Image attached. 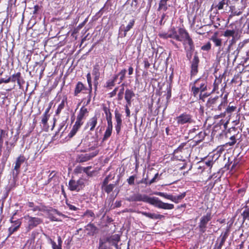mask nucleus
I'll use <instances>...</instances> for the list:
<instances>
[{"mask_svg":"<svg viewBox=\"0 0 249 249\" xmlns=\"http://www.w3.org/2000/svg\"><path fill=\"white\" fill-rule=\"evenodd\" d=\"M24 218L26 220L27 228L28 231L36 227L42 222V220L41 218L36 217H32L29 215H25Z\"/></svg>","mask_w":249,"mask_h":249,"instance_id":"obj_5","label":"nucleus"},{"mask_svg":"<svg viewBox=\"0 0 249 249\" xmlns=\"http://www.w3.org/2000/svg\"><path fill=\"white\" fill-rule=\"evenodd\" d=\"M112 128H108V127L107 128V129H106V130L105 132L104 135L103 140H107L111 136V134L112 133Z\"/></svg>","mask_w":249,"mask_h":249,"instance_id":"obj_36","label":"nucleus"},{"mask_svg":"<svg viewBox=\"0 0 249 249\" xmlns=\"http://www.w3.org/2000/svg\"><path fill=\"white\" fill-rule=\"evenodd\" d=\"M248 0H241V2L242 5L241 7V8H240V9L241 10H243V9H244L246 7L247 1Z\"/></svg>","mask_w":249,"mask_h":249,"instance_id":"obj_55","label":"nucleus"},{"mask_svg":"<svg viewBox=\"0 0 249 249\" xmlns=\"http://www.w3.org/2000/svg\"><path fill=\"white\" fill-rule=\"evenodd\" d=\"M236 107L234 106H229L226 108V112L228 114H231L232 112L234 111L236 109Z\"/></svg>","mask_w":249,"mask_h":249,"instance_id":"obj_47","label":"nucleus"},{"mask_svg":"<svg viewBox=\"0 0 249 249\" xmlns=\"http://www.w3.org/2000/svg\"><path fill=\"white\" fill-rule=\"evenodd\" d=\"M84 216L88 218H90L91 221L95 218V214L91 210H87L84 213Z\"/></svg>","mask_w":249,"mask_h":249,"instance_id":"obj_31","label":"nucleus"},{"mask_svg":"<svg viewBox=\"0 0 249 249\" xmlns=\"http://www.w3.org/2000/svg\"><path fill=\"white\" fill-rule=\"evenodd\" d=\"M185 196V192H184L177 196H173L172 201L176 203H178L180 200L182 199Z\"/></svg>","mask_w":249,"mask_h":249,"instance_id":"obj_28","label":"nucleus"},{"mask_svg":"<svg viewBox=\"0 0 249 249\" xmlns=\"http://www.w3.org/2000/svg\"><path fill=\"white\" fill-rule=\"evenodd\" d=\"M118 89V87L115 88V89L109 93L110 97H112L116 94Z\"/></svg>","mask_w":249,"mask_h":249,"instance_id":"obj_61","label":"nucleus"},{"mask_svg":"<svg viewBox=\"0 0 249 249\" xmlns=\"http://www.w3.org/2000/svg\"><path fill=\"white\" fill-rule=\"evenodd\" d=\"M224 5H228V0H220L216 6V8L218 10H221L224 8Z\"/></svg>","mask_w":249,"mask_h":249,"instance_id":"obj_33","label":"nucleus"},{"mask_svg":"<svg viewBox=\"0 0 249 249\" xmlns=\"http://www.w3.org/2000/svg\"><path fill=\"white\" fill-rule=\"evenodd\" d=\"M85 229L88 231V234L93 235L95 233L97 228L93 224L89 223L85 227Z\"/></svg>","mask_w":249,"mask_h":249,"instance_id":"obj_21","label":"nucleus"},{"mask_svg":"<svg viewBox=\"0 0 249 249\" xmlns=\"http://www.w3.org/2000/svg\"><path fill=\"white\" fill-rule=\"evenodd\" d=\"M88 113V110L86 108L82 107L80 108L79 114L77 115V119L82 121L84 119L85 115Z\"/></svg>","mask_w":249,"mask_h":249,"instance_id":"obj_26","label":"nucleus"},{"mask_svg":"<svg viewBox=\"0 0 249 249\" xmlns=\"http://www.w3.org/2000/svg\"><path fill=\"white\" fill-rule=\"evenodd\" d=\"M235 34L234 30H227L225 31L224 36L226 37L233 36Z\"/></svg>","mask_w":249,"mask_h":249,"instance_id":"obj_42","label":"nucleus"},{"mask_svg":"<svg viewBox=\"0 0 249 249\" xmlns=\"http://www.w3.org/2000/svg\"><path fill=\"white\" fill-rule=\"evenodd\" d=\"M7 135V133H6L5 131L2 129H0V137L3 138Z\"/></svg>","mask_w":249,"mask_h":249,"instance_id":"obj_62","label":"nucleus"},{"mask_svg":"<svg viewBox=\"0 0 249 249\" xmlns=\"http://www.w3.org/2000/svg\"><path fill=\"white\" fill-rule=\"evenodd\" d=\"M142 215L153 219H161L164 216L161 214H156L155 213H149L147 212H142Z\"/></svg>","mask_w":249,"mask_h":249,"instance_id":"obj_16","label":"nucleus"},{"mask_svg":"<svg viewBox=\"0 0 249 249\" xmlns=\"http://www.w3.org/2000/svg\"><path fill=\"white\" fill-rule=\"evenodd\" d=\"M207 89V82L205 79H197L194 82L191 88L193 95L196 97L199 92H204Z\"/></svg>","mask_w":249,"mask_h":249,"instance_id":"obj_3","label":"nucleus"},{"mask_svg":"<svg viewBox=\"0 0 249 249\" xmlns=\"http://www.w3.org/2000/svg\"><path fill=\"white\" fill-rule=\"evenodd\" d=\"M84 181L83 179H79L77 181L71 179L69 183V188L71 191H79L84 186Z\"/></svg>","mask_w":249,"mask_h":249,"instance_id":"obj_9","label":"nucleus"},{"mask_svg":"<svg viewBox=\"0 0 249 249\" xmlns=\"http://www.w3.org/2000/svg\"><path fill=\"white\" fill-rule=\"evenodd\" d=\"M236 140L235 136H232L230 138V142L226 143L223 146H232L236 143Z\"/></svg>","mask_w":249,"mask_h":249,"instance_id":"obj_38","label":"nucleus"},{"mask_svg":"<svg viewBox=\"0 0 249 249\" xmlns=\"http://www.w3.org/2000/svg\"><path fill=\"white\" fill-rule=\"evenodd\" d=\"M176 120L178 124L182 125L187 123L191 124L194 122L192 116L186 113H183L177 117Z\"/></svg>","mask_w":249,"mask_h":249,"instance_id":"obj_10","label":"nucleus"},{"mask_svg":"<svg viewBox=\"0 0 249 249\" xmlns=\"http://www.w3.org/2000/svg\"><path fill=\"white\" fill-rule=\"evenodd\" d=\"M49 117V115H43V117H42V118L41 120V122L43 124H44V125L46 124Z\"/></svg>","mask_w":249,"mask_h":249,"instance_id":"obj_54","label":"nucleus"},{"mask_svg":"<svg viewBox=\"0 0 249 249\" xmlns=\"http://www.w3.org/2000/svg\"><path fill=\"white\" fill-rule=\"evenodd\" d=\"M87 81L89 84V88L90 89V92L91 91L92 89V84H91V78L90 73L89 72L87 75Z\"/></svg>","mask_w":249,"mask_h":249,"instance_id":"obj_44","label":"nucleus"},{"mask_svg":"<svg viewBox=\"0 0 249 249\" xmlns=\"http://www.w3.org/2000/svg\"><path fill=\"white\" fill-rule=\"evenodd\" d=\"M211 47V45L210 42H208L207 44H206L204 45H203L201 47V50L203 51H208L210 50Z\"/></svg>","mask_w":249,"mask_h":249,"instance_id":"obj_48","label":"nucleus"},{"mask_svg":"<svg viewBox=\"0 0 249 249\" xmlns=\"http://www.w3.org/2000/svg\"><path fill=\"white\" fill-rule=\"evenodd\" d=\"M137 0H132L131 6L132 7L131 11H135L137 8Z\"/></svg>","mask_w":249,"mask_h":249,"instance_id":"obj_45","label":"nucleus"},{"mask_svg":"<svg viewBox=\"0 0 249 249\" xmlns=\"http://www.w3.org/2000/svg\"><path fill=\"white\" fill-rule=\"evenodd\" d=\"M115 119L116 122L115 126V130L117 134L118 135L120 134L122 126V114L117 110L115 111Z\"/></svg>","mask_w":249,"mask_h":249,"instance_id":"obj_11","label":"nucleus"},{"mask_svg":"<svg viewBox=\"0 0 249 249\" xmlns=\"http://www.w3.org/2000/svg\"><path fill=\"white\" fill-rule=\"evenodd\" d=\"M155 194H156V195L159 196H160L164 197L166 199H169L172 201L173 196L171 195H169L166 193H163V192H157V193H155Z\"/></svg>","mask_w":249,"mask_h":249,"instance_id":"obj_34","label":"nucleus"},{"mask_svg":"<svg viewBox=\"0 0 249 249\" xmlns=\"http://www.w3.org/2000/svg\"><path fill=\"white\" fill-rule=\"evenodd\" d=\"M205 136V132L201 131L196 136L195 138L197 139L198 142H201L204 139Z\"/></svg>","mask_w":249,"mask_h":249,"instance_id":"obj_37","label":"nucleus"},{"mask_svg":"<svg viewBox=\"0 0 249 249\" xmlns=\"http://www.w3.org/2000/svg\"><path fill=\"white\" fill-rule=\"evenodd\" d=\"M178 33L181 36L180 38L181 40H178V41L183 42L184 49H185V47L191 49L195 47L192 39L185 29L179 28L178 30Z\"/></svg>","mask_w":249,"mask_h":249,"instance_id":"obj_4","label":"nucleus"},{"mask_svg":"<svg viewBox=\"0 0 249 249\" xmlns=\"http://www.w3.org/2000/svg\"><path fill=\"white\" fill-rule=\"evenodd\" d=\"M221 50L220 48L219 49V51L217 53V56H219V59H220L222 57H225L226 56V54H227V53L226 52V51H222V53H221Z\"/></svg>","mask_w":249,"mask_h":249,"instance_id":"obj_50","label":"nucleus"},{"mask_svg":"<svg viewBox=\"0 0 249 249\" xmlns=\"http://www.w3.org/2000/svg\"><path fill=\"white\" fill-rule=\"evenodd\" d=\"M128 32L125 31V29L123 28V26H121L119 29V35L121 37H124L126 36Z\"/></svg>","mask_w":249,"mask_h":249,"instance_id":"obj_43","label":"nucleus"},{"mask_svg":"<svg viewBox=\"0 0 249 249\" xmlns=\"http://www.w3.org/2000/svg\"><path fill=\"white\" fill-rule=\"evenodd\" d=\"M159 36L160 37L164 39H167L168 38H169L168 36V34L167 33H160L159 34Z\"/></svg>","mask_w":249,"mask_h":249,"instance_id":"obj_57","label":"nucleus"},{"mask_svg":"<svg viewBox=\"0 0 249 249\" xmlns=\"http://www.w3.org/2000/svg\"><path fill=\"white\" fill-rule=\"evenodd\" d=\"M20 76L21 73L19 72L16 74H14L12 76L8 77L9 81V82H15L17 81L18 86L20 87H21V84L20 83Z\"/></svg>","mask_w":249,"mask_h":249,"instance_id":"obj_17","label":"nucleus"},{"mask_svg":"<svg viewBox=\"0 0 249 249\" xmlns=\"http://www.w3.org/2000/svg\"><path fill=\"white\" fill-rule=\"evenodd\" d=\"M107 127L108 128H112V118L107 119Z\"/></svg>","mask_w":249,"mask_h":249,"instance_id":"obj_63","label":"nucleus"},{"mask_svg":"<svg viewBox=\"0 0 249 249\" xmlns=\"http://www.w3.org/2000/svg\"><path fill=\"white\" fill-rule=\"evenodd\" d=\"M64 106H65V101L64 100H63L61 101V103L59 105V106L57 107V109L56 111V114H59L60 113V112L61 111V110L64 108Z\"/></svg>","mask_w":249,"mask_h":249,"instance_id":"obj_40","label":"nucleus"},{"mask_svg":"<svg viewBox=\"0 0 249 249\" xmlns=\"http://www.w3.org/2000/svg\"><path fill=\"white\" fill-rule=\"evenodd\" d=\"M15 222V223L13 224V225L8 229L10 235L13 234L14 232L16 231L19 228L21 224V222L19 219L16 220Z\"/></svg>","mask_w":249,"mask_h":249,"instance_id":"obj_15","label":"nucleus"},{"mask_svg":"<svg viewBox=\"0 0 249 249\" xmlns=\"http://www.w3.org/2000/svg\"><path fill=\"white\" fill-rule=\"evenodd\" d=\"M244 44L242 42H240L236 49V51H238V52L239 53L240 50L242 49V48L244 47Z\"/></svg>","mask_w":249,"mask_h":249,"instance_id":"obj_64","label":"nucleus"},{"mask_svg":"<svg viewBox=\"0 0 249 249\" xmlns=\"http://www.w3.org/2000/svg\"><path fill=\"white\" fill-rule=\"evenodd\" d=\"M26 160L25 157L23 155H20L16 160L14 170L16 171V175L18 174L20 166Z\"/></svg>","mask_w":249,"mask_h":249,"instance_id":"obj_14","label":"nucleus"},{"mask_svg":"<svg viewBox=\"0 0 249 249\" xmlns=\"http://www.w3.org/2000/svg\"><path fill=\"white\" fill-rule=\"evenodd\" d=\"M221 98L218 96L214 97H210L206 103V106L208 107H212V109H216V107L218 104L220 103Z\"/></svg>","mask_w":249,"mask_h":249,"instance_id":"obj_12","label":"nucleus"},{"mask_svg":"<svg viewBox=\"0 0 249 249\" xmlns=\"http://www.w3.org/2000/svg\"><path fill=\"white\" fill-rule=\"evenodd\" d=\"M98 249H109L106 245V242L103 241V240L100 239L99 240V245Z\"/></svg>","mask_w":249,"mask_h":249,"instance_id":"obj_41","label":"nucleus"},{"mask_svg":"<svg viewBox=\"0 0 249 249\" xmlns=\"http://www.w3.org/2000/svg\"><path fill=\"white\" fill-rule=\"evenodd\" d=\"M115 184H109L106 185L105 187L102 188V189H103L107 194H109L111 191H112L113 189L115 187Z\"/></svg>","mask_w":249,"mask_h":249,"instance_id":"obj_32","label":"nucleus"},{"mask_svg":"<svg viewBox=\"0 0 249 249\" xmlns=\"http://www.w3.org/2000/svg\"><path fill=\"white\" fill-rule=\"evenodd\" d=\"M135 178L136 177L135 176H131L127 179V181L129 185H133Z\"/></svg>","mask_w":249,"mask_h":249,"instance_id":"obj_46","label":"nucleus"},{"mask_svg":"<svg viewBox=\"0 0 249 249\" xmlns=\"http://www.w3.org/2000/svg\"><path fill=\"white\" fill-rule=\"evenodd\" d=\"M97 124V118L96 116L89 119L87 123V125L90 126V130L93 131Z\"/></svg>","mask_w":249,"mask_h":249,"instance_id":"obj_22","label":"nucleus"},{"mask_svg":"<svg viewBox=\"0 0 249 249\" xmlns=\"http://www.w3.org/2000/svg\"><path fill=\"white\" fill-rule=\"evenodd\" d=\"M152 197L146 195H142L139 193L134 194L126 198L128 201H143L150 204Z\"/></svg>","mask_w":249,"mask_h":249,"instance_id":"obj_6","label":"nucleus"},{"mask_svg":"<svg viewBox=\"0 0 249 249\" xmlns=\"http://www.w3.org/2000/svg\"><path fill=\"white\" fill-rule=\"evenodd\" d=\"M126 72V70L125 69L122 70L119 73V75H121L120 79V82H122V80L124 78Z\"/></svg>","mask_w":249,"mask_h":249,"instance_id":"obj_49","label":"nucleus"},{"mask_svg":"<svg viewBox=\"0 0 249 249\" xmlns=\"http://www.w3.org/2000/svg\"><path fill=\"white\" fill-rule=\"evenodd\" d=\"M194 49L195 47L193 48L192 49H191L187 48L186 47H185V49H184L186 53V57L188 60H190V63L191 64V76L195 75L197 73L198 66L199 62V59L196 53L194 55L193 59L191 60Z\"/></svg>","mask_w":249,"mask_h":249,"instance_id":"obj_2","label":"nucleus"},{"mask_svg":"<svg viewBox=\"0 0 249 249\" xmlns=\"http://www.w3.org/2000/svg\"><path fill=\"white\" fill-rule=\"evenodd\" d=\"M103 109L106 114V119L112 118V114L108 107L104 106Z\"/></svg>","mask_w":249,"mask_h":249,"instance_id":"obj_35","label":"nucleus"},{"mask_svg":"<svg viewBox=\"0 0 249 249\" xmlns=\"http://www.w3.org/2000/svg\"><path fill=\"white\" fill-rule=\"evenodd\" d=\"M124 88L123 87L118 94V100H121L123 98Z\"/></svg>","mask_w":249,"mask_h":249,"instance_id":"obj_51","label":"nucleus"},{"mask_svg":"<svg viewBox=\"0 0 249 249\" xmlns=\"http://www.w3.org/2000/svg\"><path fill=\"white\" fill-rule=\"evenodd\" d=\"M208 96L207 93H203V92H200L199 95V98L200 100H203V99Z\"/></svg>","mask_w":249,"mask_h":249,"instance_id":"obj_60","label":"nucleus"},{"mask_svg":"<svg viewBox=\"0 0 249 249\" xmlns=\"http://www.w3.org/2000/svg\"><path fill=\"white\" fill-rule=\"evenodd\" d=\"M135 96L134 92L131 89H126L125 91L124 98L125 101H132V98Z\"/></svg>","mask_w":249,"mask_h":249,"instance_id":"obj_24","label":"nucleus"},{"mask_svg":"<svg viewBox=\"0 0 249 249\" xmlns=\"http://www.w3.org/2000/svg\"><path fill=\"white\" fill-rule=\"evenodd\" d=\"M169 32L170 33V34H168V36L169 38L175 39L177 41L181 40L180 39L181 36L178 33V34L174 27L172 28L169 31Z\"/></svg>","mask_w":249,"mask_h":249,"instance_id":"obj_20","label":"nucleus"},{"mask_svg":"<svg viewBox=\"0 0 249 249\" xmlns=\"http://www.w3.org/2000/svg\"><path fill=\"white\" fill-rule=\"evenodd\" d=\"M115 85V82L112 80H108L106 83V87L111 88Z\"/></svg>","mask_w":249,"mask_h":249,"instance_id":"obj_52","label":"nucleus"},{"mask_svg":"<svg viewBox=\"0 0 249 249\" xmlns=\"http://www.w3.org/2000/svg\"><path fill=\"white\" fill-rule=\"evenodd\" d=\"M245 210L243 211L241 215L243 217L244 221L246 220L249 221V208L248 207V206H246L245 207Z\"/></svg>","mask_w":249,"mask_h":249,"instance_id":"obj_30","label":"nucleus"},{"mask_svg":"<svg viewBox=\"0 0 249 249\" xmlns=\"http://www.w3.org/2000/svg\"><path fill=\"white\" fill-rule=\"evenodd\" d=\"M74 172L76 174L81 173L83 172V167L77 166L74 169Z\"/></svg>","mask_w":249,"mask_h":249,"instance_id":"obj_53","label":"nucleus"},{"mask_svg":"<svg viewBox=\"0 0 249 249\" xmlns=\"http://www.w3.org/2000/svg\"><path fill=\"white\" fill-rule=\"evenodd\" d=\"M49 240L52 246L53 249H62V241L60 236L58 237V245H56V243L50 238L49 239Z\"/></svg>","mask_w":249,"mask_h":249,"instance_id":"obj_18","label":"nucleus"},{"mask_svg":"<svg viewBox=\"0 0 249 249\" xmlns=\"http://www.w3.org/2000/svg\"><path fill=\"white\" fill-rule=\"evenodd\" d=\"M150 204L153 205L157 208L165 210H171L174 208V205L173 204L164 203L160 200L158 198L155 197H152Z\"/></svg>","mask_w":249,"mask_h":249,"instance_id":"obj_7","label":"nucleus"},{"mask_svg":"<svg viewBox=\"0 0 249 249\" xmlns=\"http://www.w3.org/2000/svg\"><path fill=\"white\" fill-rule=\"evenodd\" d=\"M239 52L238 51H236V50L231 54L229 53L227 55V61H230V58H232L233 57V61H235L238 55Z\"/></svg>","mask_w":249,"mask_h":249,"instance_id":"obj_29","label":"nucleus"},{"mask_svg":"<svg viewBox=\"0 0 249 249\" xmlns=\"http://www.w3.org/2000/svg\"><path fill=\"white\" fill-rule=\"evenodd\" d=\"M186 145V143H182L178 147L177 149H176L175 150V152H178V151H181L182 149L183 148L184 146Z\"/></svg>","mask_w":249,"mask_h":249,"instance_id":"obj_56","label":"nucleus"},{"mask_svg":"<svg viewBox=\"0 0 249 249\" xmlns=\"http://www.w3.org/2000/svg\"><path fill=\"white\" fill-rule=\"evenodd\" d=\"M85 89V86L83 83L81 82H78L76 85L74 90V95L77 96L79 93H80L83 90Z\"/></svg>","mask_w":249,"mask_h":249,"instance_id":"obj_23","label":"nucleus"},{"mask_svg":"<svg viewBox=\"0 0 249 249\" xmlns=\"http://www.w3.org/2000/svg\"><path fill=\"white\" fill-rule=\"evenodd\" d=\"M168 0H161L160 1L158 10L160 11L163 10L164 11H166L168 8L167 6V2Z\"/></svg>","mask_w":249,"mask_h":249,"instance_id":"obj_25","label":"nucleus"},{"mask_svg":"<svg viewBox=\"0 0 249 249\" xmlns=\"http://www.w3.org/2000/svg\"><path fill=\"white\" fill-rule=\"evenodd\" d=\"M98 146L97 142H94L92 144H90L89 145V147L84 150V152L93 151L89 153L82 154L78 155L76 159V161L78 162H84L92 159L97 156L99 153V150L97 149Z\"/></svg>","mask_w":249,"mask_h":249,"instance_id":"obj_1","label":"nucleus"},{"mask_svg":"<svg viewBox=\"0 0 249 249\" xmlns=\"http://www.w3.org/2000/svg\"><path fill=\"white\" fill-rule=\"evenodd\" d=\"M135 22V19L134 18H132L130 19L128 24L125 26H123V28L125 29V31H130L134 26V23Z\"/></svg>","mask_w":249,"mask_h":249,"instance_id":"obj_27","label":"nucleus"},{"mask_svg":"<svg viewBox=\"0 0 249 249\" xmlns=\"http://www.w3.org/2000/svg\"><path fill=\"white\" fill-rule=\"evenodd\" d=\"M99 71V66L98 65H95L92 70V75L94 76V84L95 87V89L97 88L98 84V80H99L100 75Z\"/></svg>","mask_w":249,"mask_h":249,"instance_id":"obj_13","label":"nucleus"},{"mask_svg":"<svg viewBox=\"0 0 249 249\" xmlns=\"http://www.w3.org/2000/svg\"><path fill=\"white\" fill-rule=\"evenodd\" d=\"M83 122L82 121L78 120L77 119L76 121L74 124V125L77 126L78 127L80 128L81 125L83 124Z\"/></svg>","mask_w":249,"mask_h":249,"instance_id":"obj_58","label":"nucleus"},{"mask_svg":"<svg viewBox=\"0 0 249 249\" xmlns=\"http://www.w3.org/2000/svg\"><path fill=\"white\" fill-rule=\"evenodd\" d=\"M229 230L228 229H227L226 230V231L224 232V233H222V234H221V236H220V237H221V239H220V242L219 243V244L218 246V249H221L222 247L223 246L227 238L228 237V234H229Z\"/></svg>","mask_w":249,"mask_h":249,"instance_id":"obj_19","label":"nucleus"},{"mask_svg":"<svg viewBox=\"0 0 249 249\" xmlns=\"http://www.w3.org/2000/svg\"><path fill=\"white\" fill-rule=\"evenodd\" d=\"M212 218L211 213H207L205 215H203L200 220L199 223L198 227L199 231L204 233L205 232L207 228V225L209 221Z\"/></svg>","mask_w":249,"mask_h":249,"instance_id":"obj_8","label":"nucleus"},{"mask_svg":"<svg viewBox=\"0 0 249 249\" xmlns=\"http://www.w3.org/2000/svg\"><path fill=\"white\" fill-rule=\"evenodd\" d=\"M241 9H240L239 11H233V10H232L231 11V14H232V15L233 16H239L240 15H241L242 13V11L240 10Z\"/></svg>","mask_w":249,"mask_h":249,"instance_id":"obj_59","label":"nucleus"},{"mask_svg":"<svg viewBox=\"0 0 249 249\" xmlns=\"http://www.w3.org/2000/svg\"><path fill=\"white\" fill-rule=\"evenodd\" d=\"M212 40L216 46H221L222 43V40L221 39L217 38L216 37H213L212 38Z\"/></svg>","mask_w":249,"mask_h":249,"instance_id":"obj_39","label":"nucleus"}]
</instances>
